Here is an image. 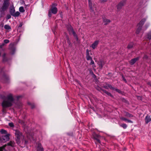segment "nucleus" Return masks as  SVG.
Returning <instances> with one entry per match:
<instances>
[{
	"instance_id": "nucleus-44",
	"label": "nucleus",
	"mask_w": 151,
	"mask_h": 151,
	"mask_svg": "<svg viewBox=\"0 0 151 151\" xmlns=\"http://www.w3.org/2000/svg\"><path fill=\"white\" fill-rule=\"evenodd\" d=\"M11 54H14V52H12L11 53Z\"/></svg>"
},
{
	"instance_id": "nucleus-19",
	"label": "nucleus",
	"mask_w": 151,
	"mask_h": 151,
	"mask_svg": "<svg viewBox=\"0 0 151 151\" xmlns=\"http://www.w3.org/2000/svg\"><path fill=\"white\" fill-rule=\"evenodd\" d=\"M124 2H120L117 6L118 9H120L121 8V7L124 5Z\"/></svg>"
},
{
	"instance_id": "nucleus-16",
	"label": "nucleus",
	"mask_w": 151,
	"mask_h": 151,
	"mask_svg": "<svg viewBox=\"0 0 151 151\" xmlns=\"http://www.w3.org/2000/svg\"><path fill=\"white\" fill-rule=\"evenodd\" d=\"M86 58L87 60H91L92 59L91 57L90 56L89 54V51L88 49H87L86 51Z\"/></svg>"
},
{
	"instance_id": "nucleus-9",
	"label": "nucleus",
	"mask_w": 151,
	"mask_h": 151,
	"mask_svg": "<svg viewBox=\"0 0 151 151\" xmlns=\"http://www.w3.org/2000/svg\"><path fill=\"white\" fill-rule=\"evenodd\" d=\"M88 3L90 7V8L92 11H94V10L96 9V6L95 5H93V7H92V2L90 1V0H88Z\"/></svg>"
},
{
	"instance_id": "nucleus-32",
	"label": "nucleus",
	"mask_w": 151,
	"mask_h": 151,
	"mask_svg": "<svg viewBox=\"0 0 151 151\" xmlns=\"http://www.w3.org/2000/svg\"><path fill=\"white\" fill-rule=\"evenodd\" d=\"M103 91H104V92L106 94H107L108 95H111V94L110 93H109L106 91L105 90H103Z\"/></svg>"
},
{
	"instance_id": "nucleus-29",
	"label": "nucleus",
	"mask_w": 151,
	"mask_h": 151,
	"mask_svg": "<svg viewBox=\"0 0 151 151\" xmlns=\"http://www.w3.org/2000/svg\"><path fill=\"white\" fill-rule=\"evenodd\" d=\"M27 138L30 140L31 141H32V140L33 139V137L32 135H31L30 136L29 135H27Z\"/></svg>"
},
{
	"instance_id": "nucleus-10",
	"label": "nucleus",
	"mask_w": 151,
	"mask_h": 151,
	"mask_svg": "<svg viewBox=\"0 0 151 151\" xmlns=\"http://www.w3.org/2000/svg\"><path fill=\"white\" fill-rule=\"evenodd\" d=\"M99 43V41L98 40H96L91 45L90 47L93 49H94L96 47Z\"/></svg>"
},
{
	"instance_id": "nucleus-4",
	"label": "nucleus",
	"mask_w": 151,
	"mask_h": 151,
	"mask_svg": "<svg viewBox=\"0 0 151 151\" xmlns=\"http://www.w3.org/2000/svg\"><path fill=\"white\" fill-rule=\"evenodd\" d=\"M146 20V19L145 18L142 19L137 25V28L136 31V33L137 34H138L139 33L142 29V26L144 24Z\"/></svg>"
},
{
	"instance_id": "nucleus-35",
	"label": "nucleus",
	"mask_w": 151,
	"mask_h": 151,
	"mask_svg": "<svg viewBox=\"0 0 151 151\" xmlns=\"http://www.w3.org/2000/svg\"><path fill=\"white\" fill-rule=\"evenodd\" d=\"M149 25V24H148V23L146 24L144 27L145 28V29H147V27H148Z\"/></svg>"
},
{
	"instance_id": "nucleus-28",
	"label": "nucleus",
	"mask_w": 151,
	"mask_h": 151,
	"mask_svg": "<svg viewBox=\"0 0 151 151\" xmlns=\"http://www.w3.org/2000/svg\"><path fill=\"white\" fill-rule=\"evenodd\" d=\"M147 38L149 40L151 39V32L147 34Z\"/></svg>"
},
{
	"instance_id": "nucleus-25",
	"label": "nucleus",
	"mask_w": 151,
	"mask_h": 151,
	"mask_svg": "<svg viewBox=\"0 0 151 151\" xmlns=\"http://www.w3.org/2000/svg\"><path fill=\"white\" fill-rule=\"evenodd\" d=\"M94 138L98 142L100 143V141L99 139V136L98 135H96V137H94Z\"/></svg>"
},
{
	"instance_id": "nucleus-30",
	"label": "nucleus",
	"mask_w": 151,
	"mask_h": 151,
	"mask_svg": "<svg viewBox=\"0 0 151 151\" xmlns=\"http://www.w3.org/2000/svg\"><path fill=\"white\" fill-rule=\"evenodd\" d=\"M8 145L13 147L14 145V143L13 142H10L8 144Z\"/></svg>"
},
{
	"instance_id": "nucleus-17",
	"label": "nucleus",
	"mask_w": 151,
	"mask_h": 151,
	"mask_svg": "<svg viewBox=\"0 0 151 151\" xmlns=\"http://www.w3.org/2000/svg\"><path fill=\"white\" fill-rule=\"evenodd\" d=\"M0 132L1 133V134H9L7 133V131L6 130L3 129H2L0 130Z\"/></svg>"
},
{
	"instance_id": "nucleus-11",
	"label": "nucleus",
	"mask_w": 151,
	"mask_h": 151,
	"mask_svg": "<svg viewBox=\"0 0 151 151\" xmlns=\"http://www.w3.org/2000/svg\"><path fill=\"white\" fill-rule=\"evenodd\" d=\"M37 151H44L43 148L40 143L37 145Z\"/></svg>"
},
{
	"instance_id": "nucleus-8",
	"label": "nucleus",
	"mask_w": 151,
	"mask_h": 151,
	"mask_svg": "<svg viewBox=\"0 0 151 151\" xmlns=\"http://www.w3.org/2000/svg\"><path fill=\"white\" fill-rule=\"evenodd\" d=\"M104 87L106 89H108L109 88L113 89L114 90H115L116 91L118 92V93H120V91L117 89H116L115 88H114L113 87H112V86L110 85H108V86H104Z\"/></svg>"
},
{
	"instance_id": "nucleus-41",
	"label": "nucleus",
	"mask_w": 151,
	"mask_h": 151,
	"mask_svg": "<svg viewBox=\"0 0 151 151\" xmlns=\"http://www.w3.org/2000/svg\"><path fill=\"white\" fill-rule=\"evenodd\" d=\"M11 50H12V51H13V52H14L15 50V49H11Z\"/></svg>"
},
{
	"instance_id": "nucleus-22",
	"label": "nucleus",
	"mask_w": 151,
	"mask_h": 151,
	"mask_svg": "<svg viewBox=\"0 0 151 151\" xmlns=\"http://www.w3.org/2000/svg\"><path fill=\"white\" fill-rule=\"evenodd\" d=\"M4 28L5 29L7 30L11 29V27L8 25H5L4 26Z\"/></svg>"
},
{
	"instance_id": "nucleus-5",
	"label": "nucleus",
	"mask_w": 151,
	"mask_h": 151,
	"mask_svg": "<svg viewBox=\"0 0 151 151\" xmlns=\"http://www.w3.org/2000/svg\"><path fill=\"white\" fill-rule=\"evenodd\" d=\"M9 134L0 135V142L4 143L8 141L9 139Z\"/></svg>"
},
{
	"instance_id": "nucleus-3",
	"label": "nucleus",
	"mask_w": 151,
	"mask_h": 151,
	"mask_svg": "<svg viewBox=\"0 0 151 151\" xmlns=\"http://www.w3.org/2000/svg\"><path fill=\"white\" fill-rule=\"evenodd\" d=\"M10 0H4L1 7V12L2 13L6 10L9 6Z\"/></svg>"
},
{
	"instance_id": "nucleus-7",
	"label": "nucleus",
	"mask_w": 151,
	"mask_h": 151,
	"mask_svg": "<svg viewBox=\"0 0 151 151\" xmlns=\"http://www.w3.org/2000/svg\"><path fill=\"white\" fill-rule=\"evenodd\" d=\"M68 30L69 31L70 34L72 33L74 35V37H75L77 40H78V37H77L76 33L74 31L72 27L70 26L68 28Z\"/></svg>"
},
{
	"instance_id": "nucleus-24",
	"label": "nucleus",
	"mask_w": 151,
	"mask_h": 151,
	"mask_svg": "<svg viewBox=\"0 0 151 151\" xmlns=\"http://www.w3.org/2000/svg\"><path fill=\"white\" fill-rule=\"evenodd\" d=\"M134 44L132 42L130 43L128 45L127 47L129 49L132 48Z\"/></svg>"
},
{
	"instance_id": "nucleus-18",
	"label": "nucleus",
	"mask_w": 151,
	"mask_h": 151,
	"mask_svg": "<svg viewBox=\"0 0 151 151\" xmlns=\"http://www.w3.org/2000/svg\"><path fill=\"white\" fill-rule=\"evenodd\" d=\"M138 59V58H135L131 60L130 61V64L131 65L134 64Z\"/></svg>"
},
{
	"instance_id": "nucleus-36",
	"label": "nucleus",
	"mask_w": 151,
	"mask_h": 151,
	"mask_svg": "<svg viewBox=\"0 0 151 151\" xmlns=\"http://www.w3.org/2000/svg\"><path fill=\"white\" fill-rule=\"evenodd\" d=\"M11 18V16L10 15H8L6 16V19L7 20L10 19Z\"/></svg>"
},
{
	"instance_id": "nucleus-1",
	"label": "nucleus",
	"mask_w": 151,
	"mask_h": 151,
	"mask_svg": "<svg viewBox=\"0 0 151 151\" xmlns=\"http://www.w3.org/2000/svg\"><path fill=\"white\" fill-rule=\"evenodd\" d=\"M14 98L12 94L9 93L5 97L2 103V106L4 109L10 107L12 105L14 102Z\"/></svg>"
},
{
	"instance_id": "nucleus-21",
	"label": "nucleus",
	"mask_w": 151,
	"mask_h": 151,
	"mask_svg": "<svg viewBox=\"0 0 151 151\" xmlns=\"http://www.w3.org/2000/svg\"><path fill=\"white\" fill-rule=\"evenodd\" d=\"M6 146V145H5L3 146L0 147V151H7L5 149V147Z\"/></svg>"
},
{
	"instance_id": "nucleus-14",
	"label": "nucleus",
	"mask_w": 151,
	"mask_h": 151,
	"mask_svg": "<svg viewBox=\"0 0 151 151\" xmlns=\"http://www.w3.org/2000/svg\"><path fill=\"white\" fill-rule=\"evenodd\" d=\"M151 121V118L150 116H147L145 118V122L146 124H147Z\"/></svg>"
},
{
	"instance_id": "nucleus-38",
	"label": "nucleus",
	"mask_w": 151,
	"mask_h": 151,
	"mask_svg": "<svg viewBox=\"0 0 151 151\" xmlns=\"http://www.w3.org/2000/svg\"><path fill=\"white\" fill-rule=\"evenodd\" d=\"M91 60V63H90V64L91 65L94 64V62L92 60V59Z\"/></svg>"
},
{
	"instance_id": "nucleus-12",
	"label": "nucleus",
	"mask_w": 151,
	"mask_h": 151,
	"mask_svg": "<svg viewBox=\"0 0 151 151\" xmlns=\"http://www.w3.org/2000/svg\"><path fill=\"white\" fill-rule=\"evenodd\" d=\"M103 22L105 25L109 24L111 22L110 19H107L105 17H103Z\"/></svg>"
},
{
	"instance_id": "nucleus-6",
	"label": "nucleus",
	"mask_w": 151,
	"mask_h": 151,
	"mask_svg": "<svg viewBox=\"0 0 151 151\" xmlns=\"http://www.w3.org/2000/svg\"><path fill=\"white\" fill-rule=\"evenodd\" d=\"M57 9L56 7H52L50 10L49 11L48 15L49 17L51 16V14L52 13L54 14H55L57 12Z\"/></svg>"
},
{
	"instance_id": "nucleus-2",
	"label": "nucleus",
	"mask_w": 151,
	"mask_h": 151,
	"mask_svg": "<svg viewBox=\"0 0 151 151\" xmlns=\"http://www.w3.org/2000/svg\"><path fill=\"white\" fill-rule=\"evenodd\" d=\"M15 134L16 137V141L17 143L19 144L20 143V140L22 138H23L24 137L22 136V133L18 130L15 131Z\"/></svg>"
},
{
	"instance_id": "nucleus-45",
	"label": "nucleus",
	"mask_w": 151,
	"mask_h": 151,
	"mask_svg": "<svg viewBox=\"0 0 151 151\" xmlns=\"http://www.w3.org/2000/svg\"><path fill=\"white\" fill-rule=\"evenodd\" d=\"M27 143V142L26 141H25V143L26 144Z\"/></svg>"
},
{
	"instance_id": "nucleus-20",
	"label": "nucleus",
	"mask_w": 151,
	"mask_h": 151,
	"mask_svg": "<svg viewBox=\"0 0 151 151\" xmlns=\"http://www.w3.org/2000/svg\"><path fill=\"white\" fill-rule=\"evenodd\" d=\"M20 14V13L19 12H14L12 15L14 17H18Z\"/></svg>"
},
{
	"instance_id": "nucleus-15",
	"label": "nucleus",
	"mask_w": 151,
	"mask_h": 151,
	"mask_svg": "<svg viewBox=\"0 0 151 151\" xmlns=\"http://www.w3.org/2000/svg\"><path fill=\"white\" fill-rule=\"evenodd\" d=\"M99 65V68L101 69L104 65V62L101 60L98 63Z\"/></svg>"
},
{
	"instance_id": "nucleus-13",
	"label": "nucleus",
	"mask_w": 151,
	"mask_h": 151,
	"mask_svg": "<svg viewBox=\"0 0 151 151\" xmlns=\"http://www.w3.org/2000/svg\"><path fill=\"white\" fill-rule=\"evenodd\" d=\"M15 10L14 8V6L13 4H12V5L10 7V12L11 14L15 12Z\"/></svg>"
},
{
	"instance_id": "nucleus-31",
	"label": "nucleus",
	"mask_w": 151,
	"mask_h": 151,
	"mask_svg": "<svg viewBox=\"0 0 151 151\" xmlns=\"http://www.w3.org/2000/svg\"><path fill=\"white\" fill-rule=\"evenodd\" d=\"M120 119L123 121H124L125 122H127V119L126 118H124V117H120Z\"/></svg>"
},
{
	"instance_id": "nucleus-39",
	"label": "nucleus",
	"mask_w": 151,
	"mask_h": 151,
	"mask_svg": "<svg viewBox=\"0 0 151 151\" xmlns=\"http://www.w3.org/2000/svg\"><path fill=\"white\" fill-rule=\"evenodd\" d=\"M107 0H100V1L101 3H104L106 2Z\"/></svg>"
},
{
	"instance_id": "nucleus-42",
	"label": "nucleus",
	"mask_w": 151,
	"mask_h": 151,
	"mask_svg": "<svg viewBox=\"0 0 151 151\" xmlns=\"http://www.w3.org/2000/svg\"><path fill=\"white\" fill-rule=\"evenodd\" d=\"M147 58V56L146 55H145L144 57V58Z\"/></svg>"
},
{
	"instance_id": "nucleus-34",
	"label": "nucleus",
	"mask_w": 151,
	"mask_h": 151,
	"mask_svg": "<svg viewBox=\"0 0 151 151\" xmlns=\"http://www.w3.org/2000/svg\"><path fill=\"white\" fill-rule=\"evenodd\" d=\"M4 42L5 44H7L9 42V40L7 39L4 40Z\"/></svg>"
},
{
	"instance_id": "nucleus-43",
	"label": "nucleus",
	"mask_w": 151,
	"mask_h": 151,
	"mask_svg": "<svg viewBox=\"0 0 151 151\" xmlns=\"http://www.w3.org/2000/svg\"><path fill=\"white\" fill-rule=\"evenodd\" d=\"M13 44H10V47L11 46H13Z\"/></svg>"
},
{
	"instance_id": "nucleus-33",
	"label": "nucleus",
	"mask_w": 151,
	"mask_h": 151,
	"mask_svg": "<svg viewBox=\"0 0 151 151\" xmlns=\"http://www.w3.org/2000/svg\"><path fill=\"white\" fill-rule=\"evenodd\" d=\"M9 126L11 127H13L14 126V124H13V123L12 122L9 123Z\"/></svg>"
},
{
	"instance_id": "nucleus-23",
	"label": "nucleus",
	"mask_w": 151,
	"mask_h": 151,
	"mask_svg": "<svg viewBox=\"0 0 151 151\" xmlns=\"http://www.w3.org/2000/svg\"><path fill=\"white\" fill-rule=\"evenodd\" d=\"M19 11L21 12H24L25 10L23 6H21L19 8Z\"/></svg>"
},
{
	"instance_id": "nucleus-27",
	"label": "nucleus",
	"mask_w": 151,
	"mask_h": 151,
	"mask_svg": "<svg viewBox=\"0 0 151 151\" xmlns=\"http://www.w3.org/2000/svg\"><path fill=\"white\" fill-rule=\"evenodd\" d=\"M125 116H127L129 117H132L133 116V115L132 114H131L127 112L126 113Z\"/></svg>"
},
{
	"instance_id": "nucleus-26",
	"label": "nucleus",
	"mask_w": 151,
	"mask_h": 151,
	"mask_svg": "<svg viewBox=\"0 0 151 151\" xmlns=\"http://www.w3.org/2000/svg\"><path fill=\"white\" fill-rule=\"evenodd\" d=\"M120 126L121 127H122L124 129L126 128L127 127V125L126 124H120Z\"/></svg>"
},
{
	"instance_id": "nucleus-37",
	"label": "nucleus",
	"mask_w": 151,
	"mask_h": 151,
	"mask_svg": "<svg viewBox=\"0 0 151 151\" xmlns=\"http://www.w3.org/2000/svg\"><path fill=\"white\" fill-rule=\"evenodd\" d=\"M128 123H133V122L130 120L127 119V122Z\"/></svg>"
},
{
	"instance_id": "nucleus-40",
	"label": "nucleus",
	"mask_w": 151,
	"mask_h": 151,
	"mask_svg": "<svg viewBox=\"0 0 151 151\" xmlns=\"http://www.w3.org/2000/svg\"><path fill=\"white\" fill-rule=\"evenodd\" d=\"M123 80L126 82V83L127 82V81H126V80L125 78H124L123 77Z\"/></svg>"
}]
</instances>
